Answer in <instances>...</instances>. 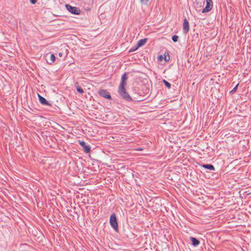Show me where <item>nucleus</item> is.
<instances>
[{
	"mask_svg": "<svg viewBox=\"0 0 251 251\" xmlns=\"http://www.w3.org/2000/svg\"><path fill=\"white\" fill-rule=\"evenodd\" d=\"M118 93L120 96L124 99L125 100L127 101H130L132 100V99L129 96V95L126 92L125 87H119L118 88Z\"/></svg>",
	"mask_w": 251,
	"mask_h": 251,
	"instance_id": "f257e3e1",
	"label": "nucleus"
},
{
	"mask_svg": "<svg viewBox=\"0 0 251 251\" xmlns=\"http://www.w3.org/2000/svg\"><path fill=\"white\" fill-rule=\"evenodd\" d=\"M110 224L115 231H118V225L116 215L114 213L112 214L110 217Z\"/></svg>",
	"mask_w": 251,
	"mask_h": 251,
	"instance_id": "f03ea898",
	"label": "nucleus"
},
{
	"mask_svg": "<svg viewBox=\"0 0 251 251\" xmlns=\"http://www.w3.org/2000/svg\"><path fill=\"white\" fill-rule=\"evenodd\" d=\"M65 6L67 9L72 14L79 15L80 13V10L78 7H74L68 4H66Z\"/></svg>",
	"mask_w": 251,
	"mask_h": 251,
	"instance_id": "7ed1b4c3",
	"label": "nucleus"
},
{
	"mask_svg": "<svg viewBox=\"0 0 251 251\" xmlns=\"http://www.w3.org/2000/svg\"><path fill=\"white\" fill-rule=\"evenodd\" d=\"M205 3V0H195L194 3V7L198 11H201V8L203 6Z\"/></svg>",
	"mask_w": 251,
	"mask_h": 251,
	"instance_id": "20e7f679",
	"label": "nucleus"
},
{
	"mask_svg": "<svg viewBox=\"0 0 251 251\" xmlns=\"http://www.w3.org/2000/svg\"><path fill=\"white\" fill-rule=\"evenodd\" d=\"M98 93L100 95V96L102 97H103L110 100H112L110 93L108 92L106 90L100 89L99 90Z\"/></svg>",
	"mask_w": 251,
	"mask_h": 251,
	"instance_id": "39448f33",
	"label": "nucleus"
},
{
	"mask_svg": "<svg viewBox=\"0 0 251 251\" xmlns=\"http://www.w3.org/2000/svg\"><path fill=\"white\" fill-rule=\"evenodd\" d=\"M79 145L83 148V151L86 153H89L91 151V148L87 145L84 141H78Z\"/></svg>",
	"mask_w": 251,
	"mask_h": 251,
	"instance_id": "423d86ee",
	"label": "nucleus"
},
{
	"mask_svg": "<svg viewBox=\"0 0 251 251\" xmlns=\"http://www.w3.org/2000/svg\"><path fill=\"white\" fill-rule=\"evenodd\" d=\"M189 30V22L186 19H184L183 23V33L186 34Z\"/></svg>",
	"mask_w": 251,
	"mask_h": 251,
	"instance_id": "0eeeda50",
	"label": "nucleus"
},
{
	"mask_svg": "<svg viewBox=\"0 0 251 251\" xmlns=\"http://www.w3.org/2000/svg\"><path fill=\"white\" fill-rule=\"evenodd\" d=\"M127 79V74H126V73H125L122 76L121 83H120V85L119 87H122V88H123V87H125V86L126 85V81Z\"/></svg>",
	"mask_w": 251,
	"mask_h": 251,
	"instance_id": "6e6552de",
	"label": "nucleus"
},
{
	"mask_svg": "<svg viewBox=\"0 0 251 251\" xmlns=\"http://www.w3.org/2000/svg\"><path fill=\"white\" fill-rule=\"evenodd\" d=\"M38 95L39 100L40 102L44 105H50V104L49 102V101L44 97H42L39 94Z\"/></svg>",
	"mask_w": 251,
	"mask_h": 251,
	"instance_id": "1a4fd4ad",
	"label": "nucleus"
},
{
	"mask_svg": "<svg viewBox=\"0 0 251 251\" xmlns=\"http://www.w3.org/2000/svg\"><path fill=\"white\" fill-rule=\"evenodd\" d=\"M190 240L191 241L192 244L194 247L198 246L200 244V241L199 240H198L197 239H196V238H195V237H190Z\"/></svg>",
	"mask_w": 251,
	"mask_h": 251,
	"instance_id": "9d476101",
	"label": "nucleus"
},
{
	"mask_svg": "<svg viewBox=\"0 0 251 251\" xmlns=\"http://www.w3.org/2000/svg\"><path fill=\"white\" fill-rule=\"evenodd\" d=\"M47 62L49 64H52L55 60V56L53 54L50 55L49 58L46 59Z\"/></svg>",
	"mask_w": 251,
	"mask_h": 251,
	"instance_id": "9b49d317",
	"label": "nucleus"
},
{
	"mask_svg": "<svg viewBox=\"0 0 251 251\" xmlns=\"http://www.w3.org/2000/svg\"><path fill=\"white\" fill-rule=\"evenodd\" d=\"M147 38L141 39L139 41H138V42L137 44V48H139L140 47L144 46L145 44V43L147 42Z\"/></svg>",
	"mask_w": 251,
	"mask_h": 251,
	"instance_id": "f8f14e48",
	"label": "nucleus"
},
{
	"mask_svg": "<svg viewBox=\"0 0 251 251\" xmlns=\"http://www.w3.org/2000/svg\"><path fill=\"white\" fill-rule=\"evenodd\" d=\"M202 167H203L205 169L211 170V171H214L215 170V167L212 164H203L201 165Z\"/></svg>",
	"mask_w": 251,
	"mask_h": 251,
	"instance_id": "ddd939ff",
	"label": "nucleus"
},
{
	"mask_svg": "<svg viewBox=\"0 0 251 251\" xmlns=\"http://www.w3.org/2000/svg\"><path fill=\"white\" fill-rule=\"evenodd\" d=\"M75 88L76 89L78 93H79L80 94L83 93L84 91H83V89L80 86H79L78 85V83L77 82H75Z\"/></svg>",
	"mask_w": 251,
	"mask_h": 251,
	"instance_id": "4468645a",
	"label": "nucleus"
},
{
	"mask_svg": "<svg viewBox=\"0 0 251 251\" xmlns=\"http://www.w3.org/2000/svg\"><path fill=\"white\" fill-rule=\"evenodd\" d=\"M163 82L164 83V84L165 85V86L168 88V89H170L171 87V84L169 82H168L165 79H163L162 80Z\"/></svg>",
	"mask_w": 251,
	"mask_h": 251,
	"instance_id": "2eb2a0df",
	"label": "nucleus"
},
{
	"mask_svg": "<svg viewBox=\"0 0 251 251\" xmlns=\"http://www.w3.org/2000/svg\"><path fill=\"white\" fill-rule=\"evenodd\" d=\"M172 39L174 42H176L178 41V36L176 35H173Z\"/></svg>",
	"mask_w": 251,
	"mask_h": 251,
	"instance_id": "dca6fc26",
	"label": "nucleus"
},
{
	"mask_svg": "<svg viewBox=\"0 0 251 251\" xmlns=\"http://www.w3.org/2000/svg\"><path fill=\"white\" fill-rule=\"evenodd\" d=\"M149 0H140V2L142 4L144 5H147Z\"/></svg>",
	"mask_w": 251,
	"mask_h": 251,
	"instance_id": "f3484780",
	"label": "nucleus"
},
{
	"mask_svg": "<svg viewBox=\"0 0 251 251\" xmlns=\"http://www.w3.org/2000/svg\"><path fill=\"white\" fill-rule=\"evenodd\" d=\"M138 48H137V46H136V47H135V48L133 47V48H131L129 50V52H132V51H135L136 50H137L138 49Z\"/></svg>",
	"mask_w": 251,
	"mask_h": 251,
	"instance_id": "a211bd4d",
	"label": "nucleus"
},
{
	"mask_svg": "<svg viewBox=\"0 0 251 251\" xmlns=\"http://www.w3.org/2000/svg\"><path fill=\"white\" fill-rule=\"evenodd\" d=\"M238 86V84H237L235 87L231 90V92H235L237 90V87Z\"/></svg>",
	"mask_w": 251,
	"mask_h": 251,
	"instance_id": "6ab92c4d",
	"label": "nucleus"
},
{
	"mask_svg": "<svg viewBox=\"0 0 251 251\" xmlns=\"http://www.w3.org/2000/svg\"><path fill=\"white\" fill-rule=\"evenodd\" d=\"M29 1L31 4H34L36 3L37 0H29Z\"/></svg>",
	"mask_w": 251,
	"mask_h": 251,
	"instance_id": "aec40b11",
	"label": "nucleus"
},
{
	"mask_svg": "<svg viewBox=\"0 0 251 251\" xmlns=\"http://www.w3.org/2000/svg\"><path fill=\"white\" fill-rule=\"evenodd\" d=\"M169 58H170V57L169 56H168V59H167V58L166 57V56L165 57V60L167 61L169 60Z\"/></svg>",
	"mask_w": 251,
	"mask_h": 251,
	"instance_id": "412c9836",
	"label": "nucleus"
},
{
	"mask_svg": "<svg viewBox=\"0 0 251 251\" xmlns=\"http://www.w3.org/2000/svg\"><path fill=\"white\" fill-rule=\"evenodd\" d=\"M62 53H59V55L60 56H62Z\"/></svg>",
	"mask_w": 251,
	"mask_h": 251,
	"instance_id": "4be33fe9",
	"label": "nucleus"
}]
</instances>
